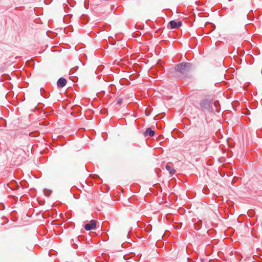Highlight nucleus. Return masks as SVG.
I'll list each match as a JSON object with an SVG mask.
<instances>
[{
    "label": "nucleus",
    "mask_w": 262,
    "mask_h": 262,
    "mask_svg": "<svg viewBox=\"0 0 262 262\" xmlns=\"http://www.w3.org/2000/svg\"><path fill=\"white\" fill-rule=\"evenodd\" d=\"M154 135H155V131L151 130L150 128H147L145 132V136L148 135L150 137H152L154 136Z\"/></svg>",
    "instance_id": "0eeeda50"
},
{
    "label": "nucleus",
    "mask_w": 262,
    "mask_h": 262,
    "mask_svg": "<svg viewBox=\"0 0 262 262\" xmlns=\"http://www.w3.org/2000/svg\"><path fill=\"white\" fill-rule=\"evenodd\" d=\"M169 25L171 29H176L180 27L182 25V23L180 21L171 20L169 22Z\"/></svg>",
    "instance_id": "20e7f679"
},
{
    "label": "nucleus",
    "mask_w": 262,
    "mask_h": 262,
    "mask_svg": "<svg viewBox=\"0 0 262 262\" xmlns=\"http://www.w3.org/2000/svg\"><path fill=\"white\" fill-rule=\"evenodd\" d=\"M191 64L187 62H182L177 64L175 67L176 71L179 72L182 76L187 74L190 70Z\"/></svg>",
    "instance_id": "f03ea898"
},
{
    "label": "nucleus",
    "mask_w": 262,
    "mask_h": 262,
    "mask_svg": "<svg viewBox=\"0 0 262 262\" xmlns=\"http://www.w3.org/2000/svg\"><path fill=\"white\" fill-rule=\"evenodd\" d=\"M11 247L16 254L22 255L27 249L26 239L20 236L14 237L11 242Z\"/></svg>",
    "instance_id": "f257e3e1"
},
{
    "label": "nucleus",
    "mask_w": 262,
    "mask_h": 262,
    "mask_svg": "<svg viewBox=\"0 0 262 262\" xmlns=\"http://www.w3.org/2000/svg\"><path fill=\"white\" fill-rule=\"evenodd\" d=\"M210 102L207 100H203L200 103L201 107L202 108L208 109L210 107Z\"/></svg>",
    "instance_id": "39448f33"
},
{
    "label": "nucleus",
    "mask_w": 262,
    "mask_h": 262,
    "mask_svg": "<svg viewBox=\"0 0 262 262\" xmlns=\"http://www.w3.org/2000/svg\"><path fill=\"white\" fill-rule=\"evenodd\" d=\"M165 168L166 170L168 171L170 174H173L175 173V170L172 168L169 164H167L165 166Z\"/></svg>",
    "instance_id": "6e6552de"
},
{
    "label": "nucleus",
    "mask_w": 262,
    "mask_h": 262,
    "mask_svg": "<svg viewBox=\"0 0 262 262\" xmlns=\"http://www.w3.org/2000/svg\"><path fill=\"white\" fill-rule=\"evenodd\" d=\"M67 83V80L63 78H60L57 81V84L59 88H63L66 85Z\"/></svg>",
    "instance_id": "423d86ee"
},
{
    "label": "nucleus",
    "mask_w": 262,
    "mask_h": 262,
    "mask_svg": "<svg viewBox=\"0 0 262 262\" xmlns=\"http://www.w3.org/2000/svg\"><path fill=\"white\" fill-rule=\"evenodd\" d=\"M121 100H119L118 103H121Z\"/></svg>",
    "instance_id": "1a4fd4ad"
},
{
    "label": "nucleus",
    "mask_w": 262,
    "mask_h": 262,
    "mask_svg": "<svg viewBox=\"0 0 262 262\" xmlns=\"http://www.w3.org/2000/svg\"><path fill=\"white\" fill-rule=\"evenodd\" d=\"M96 221L92 220L89 223L86 224L84 226V229L87 231L95 229L96 228Z\"/></svg>",
    "instance_id": "7ed1b4c3"
}]
</instances>
